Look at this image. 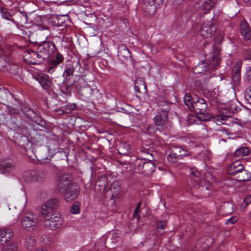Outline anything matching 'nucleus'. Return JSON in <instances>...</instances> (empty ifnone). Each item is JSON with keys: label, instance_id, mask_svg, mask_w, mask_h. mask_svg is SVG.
Listing matches in <instances>:
<instances>
[{"label": "nucleus", "instance_id": "obj_56", "mask_svg": "<svg viewBox=\"0 0 251 251\" xmlns=\"http://www.w3.org/2000/svg\"><path fill=\"white\" fill-rule=\"evenodd\" d=\"M28 32H29V34H27V33H26V31H25V35H26L27 36L29 37V36H30V32H29V31H28Z\"/></svg>", "mask_w": 251, "mask_h": 251}, {"label": "nucleus", "instance_id": "obj_26", "mask_svg": "<svg viewBox=\"0 0 251 251\" xmlns=\"http://www.w3.org/2000/svg\"><path fill=\"white\" fill-rule=\"evenodd\" d=\"M143 173L146 175H150L155 170V167L151 161H147L145 159V162L143 165Z\"/></svg>", "mask_w": 251, "mask_h": 251}, {"label": "nucleus", "instance_id": "obj_63", "mask_svg": "<svg viewBox=\"0 0 251 251\" xmlns=\"http://www.w3.org/2000/svg\"><path fill=\"white\" fill-rule=\"evenodd\" d=\"M250 23H251V19H250Z\"/></svg>", "mask_w": 251, "mask_h": 251}, {"label": "nucleus", "instance_id": "obj_50", "mask_svg": "<svg viewBox=\"0 0 251 251\" xmlns=\"http://www.w3.org/2000/svg\"><path fill=\"white\" fill-rule=\"evenodd\" d=\"M166 226V223L164 221H160L157 225L158 229H163Z\"/></svg>", "mask_w": 251, "mask_h": 251}, {"label": "nucleus", "instance_id": "obj_60", "mask_svg": "<svg viewBox=\"0 0 251 251\" xmlns=\"http://www.w3.org/2000/svg\"><path fill=\"white\" fill-rule=\"evenodd\" d=\"M55 38H59V39L60 38V37H59V36H55Z\"/></svg>", "mask_w": 251, "mask_h": 251}, {"label": "nucleus", "instance_id": "obj_54", "mask_svg": "<svg viewBox=\"0 0 251 251\" xmlns=\"http://www.w3.org/2000/svg\"><path fill=\"white\" fill-rule=\"evenodd\" d=\"M134 89H135L136 93H140V88L139 87V86L138 85H136V83L135 84V85H134Z\"/></svg>", "mask_w": 251, "mask_h": 251}, {"label": "nucleus", "instance_id": "obj_4", "mask_svg": "<svg viewBox=\"0 0 251 251\" xmlns=\"http://www.w3.org/2000/svg\"><path fill=\"white\" fill-rule=\"evenodd\" d=\"M55 46L53 42L44 41L40 43L37 47V50L40 55L43 57V60L51 56L55 51Z\"/></svg>", "mask_w": 251, "mask_h": 251}, {"label": "nucleus", "instance_id": "obj_17", "mask_svg": "<svg viewBox=\"0 0 251 251\" xmlns=\"http://www.w3.org/2000/svg\"><path fill=\"white\" fill-rule=\"evenodd\" d=\"M227 109H228L229 114L226 115L224 114H220L216 116V121L221 122L222 124H224V122L228 118L231 117L232 113L237 112L239 109L238 106H237L235 103L233 109V107L228 108Z\"/></svg>", "mask_w": 251, "mask_h": 251}, {"label": "nucleus", "instance_id": "obj_23", "mask_svg": "<svg viewBox=\"0 0 251 251\" xmlns=\"http://www.w3.org/2000/svg\"><path fill=\"white\" fill-rule=\"evenodd\" d=\"M210 66L205 61H202L199 63L193 68V72L196 74H200L204 73L210 69Z\"/></svg>", "mask_w": 251, "mask_h": 251}, {"label": "nucleus", "instance_id": "obj_9", "mask_svg": "<svg viewBox=\"0 0 251 251\" xmlns=\"http://www.w3.org/2000/svg\"><path fill=\"white\" fill-rule=\"evenodd\" d=\"M72 176L70 174L60 173L57 175V190H63L73 184Z\"/></svg>", "mask_w": 251, "mask_h": 251}, {"label": "nucleus", "instance_id": "obj_36", "mask_svg": "<svg viewBox=\"0 0 251 251\" xmlns=\"http://www.w3.org/2000/svg\"><path fill=\"white\" fill-rule=\"evenodd\" d=\"M249 152V149L246 147H243L237 149L234 152V155L236 157H240L248 155Z\"/></svg>", "mask_w": 251, "mask_h": 251}, {"label": "nucleus", "instance_id": "obj_8", "mask_svg": "<svg viewBox=\"0 0 251 251\" xmlns=\"http://www.w3.org/2000/svg\"><path fill=\"white\" fill-rule=\"evenodd\" d=\"M187 155L186 150L181 147L174 146L170 148V153L167 157V159L171 163H174Z\"/></svg>", "mask_w": 251, "mask_h": 251}, {"label": "nucleus", "instance_id": "obj_34", "mask_svg": "<svg viewBox=\"0 0 251 251\" xmlns=\"http://www.w3.org/2000/svg\"><path fill=\"white\" fill-rule=\"evenodd\" d=\"M41 213L42 215L44 217V220L47 219V217H49L52 213V209L49 208L46 205L44 204L41 207Z\"/></svg>", "mask_w": 251, "mask_h": 251}, {"label": "nucleus", "instance_id": "obj_24", "mask_svg": "<svg viewBox=\"0 0 251 251\" xmlns=\"http://www.w3.org/2000/svg\"><path fill=\"white\" fill-rule=\"evenodd\" d=\"M75 68L73 64H69L66 65L63 74V76L64 79V82L68 83L71 77L74 75Z\"/></svg>", "mask_w": 251, "mask_h": 251}, {"label": "nucleus", "instance_id": "obj_39", "mask_svg": "<svg viewBox=\"0 0 251 251\" xmlns=\"http://www.w3.org/2000/svg\"><path fill=\"white\" fill-rule=\"evenodd\" d=\"M190 174L193 175L192 179H194L196 182V184H193V186H194L196 188H199L200 185L199 184L200 173L197 171H194L191 170Z\"/></svg>", "mask_w": 251, "mask_h": 251}, {"label": "nucleus", "instance_id": "obj_21", "mask_svg": "<svg viewBox=\"0 0 251 251\" xmlns=\"http://www.w3.org/2000/svg\"><path fill=\"white\" fill-rule=\"evenodd\" d=\"M240 32L246 40H251V30L245 20H242L241 22Z\"/></svg>", "mask_w": 251, "mask_h": 251}, {"label": "nucleus", "instance_id": "obj_33", "mask_svg": "<svg viewBox=\"0 0 251 251\" xmlns=\"http://www.w3.org/2000/svg\"><path fill=\"white\" fill-rule=\"evenodd\" d=\"M221 210L224 214H230L233 212V204L230 202H225L222 206Z\"/></svg>", "mask_w": 251, "mask_h": 251}, {"label": "nucleus", "instance_id": "obj_1", "mask_svg": "<svg viewBox=\"0 0 251 251\" xmlns=\"http://www.w3.org/2000/svg\"><path fill=\"white\" fill-rule=\"evenodd\" d=\"M207 104L205 100L202 98H197L194 101L193 106L191 111L197 114L201 115L199 117L203 121H207L211 118V115L206 112Z\"/></svg>", "mask_w": 251, "mask_h": 251}, {"label": "nucleus", "instance_id": "obj_16", "mask_svg": "<svg viewBox=\"0 0 251 251\" xmlns=\"http://www.w3.org/2000/svg\"><path fill=\"white\" fill-rule=\"evenodd\" d=\"M13 235L12 230L8 227L0 229V244L7 243Z\"/></svg>", "mask_w": 251, "mask_h": 251}, {"label": "nucleus", "instance_id": "obj_59", "mask_svg": "<svg viewBox=\"0 0 251 251\" xmlns=\"http://www.w3.org/2000/svg\"><path fill=\"white\" fill-rule=\"evenodd\" d=\"M221 140L224 141V142H226V140L225 139H222Z\"/></svg>", "mask_w": 251, "mask_h": 251}, {"label": "nucleus", "instance_id": "obj_5", "mask_svg": "<svg viewBox=\"0 0 251 251\" xmlns=\"http://www.w3.org/2000/svg\"><path fill=\"white\" fill-rule=\"evenodd\" d=\"M63 224V220L59 213L52 214L50 217H47V219L44 220L45 227L52 230L59 229Z\"/></svg>", "mask_w": 251, "mask_h": 251}, {"label": "nucleus", "instance_id": "obj_38", "mask_svg": "<svg viewBox=\"0 0 251 251\" xmlns=\"http://www.w3.org/2000/svg\"><path fill=\"white\" fill-rule=\"evenodd\" d=\"M44 204L53 210L58 207L59 201L56 199H51L48 201Z\"/></svg>", "mask_w": 251, "mask_h": 251}, {"label": "nucleus", "instance_id": "obj_11", "mask_svg": "<svg viewBox=\"0 0 251 251\" xmlns=\"http://www.w3.org/2000/svg\"><path fill=\"white\" fill-rule=\"evenodd\" d=\"M36 79L40 84L42 88L47 92L51 90L52 83L48 75L44 74H39L36 75Z\"/></svg>", "mask_w": 251, "mask_h": 251}, {"label": "nucleus", "instance_id": "obj_46", "mask_svg": "<svg viewBox=\"0 0 251 251\" xmlns=\"http://www.w3.org/2000/svg\"><path fill=\"white\" fill-rule=\"evenodd\" d=\"M243 55L245 59L251 60V49L245 50L243 52Z\"/></svg>", "mask_w": 251, "mask_h": 251}, {"label": "nucleus", "instance_id": "obj_3", "mask_svg": "<svg viewBox=\"0 0 251 251\" xmlns=\"http://www.w3.org/2000/svg\"><path fill=\"white\" fill-rule=\"evenodd\" d=\"M38 223L37 216L31 212L25 213L21 220L22 227L27 231L33 230Z\"/></svg>", "mask_w": 251, "mask_h": 251}, {"label": "nucleus", "instance_id": "obj_41", "mask_svg": "<svg viewBox=\"0 0 251 251\" xmlns=\"http://www.w3.org/2000/svg\"><path fill=\"white\" fill-rule=\"evenodd\" d=\"M80 203L76 201H75L71 206L70 212L73 214H77L80 212Z\"/></svg>", "mask_w": 251, "mask_h": 251}, {"label": "nucleus", "instance_id": "obj_10", "mask_svg": "<svg viewBox=\"0 0 251 251\" xmlns=\"http://www.w3.org/2000/svg\"><path fill=\"white\" fill-rule=\"evenodd\" d=\"M216 29L213 25L212 21H209L204 23L199 30V34L203 38L212 36L215 32Z\"/></svg>", "mask_w": 251, "mask_h": 251}, {"label": "nucleus", "instance_id": "obj_37", "mask_svg": "<svg viewBox=\"0 0 251 251\" xmlns=\"http://www.w3.org/2000/svg\"><path fill=\"white\" fill-rule=\"evenodd\" d=\"M130 149L129 144L125 141L121 142L119 147V151L121 154H126Z\"/></svg>", "mask_w": 251, "mask_h": 251}, {"label": "nucleus", "instance_id": "obj_27", "mask_svg": "<svg viewBox=\"0 0 251 251\" xmlns=\"http://www.w3.org/2000/svg\"><path fill=\"white\" fill-rule=\"evenodd\" d=\"M145 162V159L144 158H138L133 163V169L136 173L141 174L143 173V165Z\"/></svg>", "mask_w": 251, "mask_h": 251}, {"label": "nucleus", "instance_id": "obj_55", "mask_svg": "<svg viewBox=\"0 0 251 251\" xmlns=\"http://www.w3.org/2000/svg\"><path fill=\"white\" fill-rule=\"evenodd\" d=\"M245 3L251 4V0H243Z\"/></svg>", "mask_w": 251, "mask_h": 251}, {"label": "nucleus", "instance_id": "obj_30", "mask_svg": "<svg viewBox=\"0 0 251 251\" xmlns=\"http://www.w3.org/2000/svg\"><path fill=\"white\" fill-rule=\"evenodd\" d=\"M215 2L213 0H204L201 5V9L204 10V13L209 12L214 6Z\"/></svg>", "mask_w": 251, "mask_h": 251}, {"label": "nucleus", "instance_id": "obj_2", "mask_svg": "<svg viewBox=\"0 0 251 251\" xmlns=\"http://www.w3.org/2000/svg\"><path fill=\"white\" fill-rule=\"evenodd\" d=\"M155 125L163 130H169L171 124L168 120V111L166 109H160L153 118Z\"/></svg>", "mask_w": 251, "mask_h": 251}, {"label": "nucleus", "instance_id": "obj_6", "mask_svg": "<svg viewBox=\"0 0 251 251\" xmlns=\"http://www.w3.org/2000/svg\"><path fill=\"white\" fill-rule=\"evenodd\" d=\"M23 57L25 62L33 65L41 64L44 61L43 57L37 51L36 52L32 50L25 51Z\"/></svg>", "mask_w": 251, "mask_h": 251}, {"label": "nucleus", "instance_id": "obj_43", "mask_svg": "<svg viewBox=\"0 0 251 251\" xmlns=\"http://www.w3.org/2000/svg\"><path fill=\"white\" fill-rule=\"evenodd\" d=\"M245 96L248 102L251 104V86L248 87L245 93Z\"/></svg>", "mask_w": 251, "mask_h": 251}, {"label": "nucleus", "instance_id": "obj_52", "mask_svg": "<svg viewBox=\"0 0 251 251\" xmlns=\"http://www.w3.org/2000/svg\"><path fill=\"white\" fill-rule=\"evenodd\" d=\"M28 113H27L26 114L27 117H29L30 118L33 117V116H32L33 115H35V113L34 112V111L31 110H28Z\"/></svg>", "mask_w": 251, "mask_h": 251}, {"label": "nucleus", "instance_id": "obj_29", "mask_svg": "<svg viewBox=\"0 0 251 251\" xmlns=\"http://www.w3.org/2000/svg\"><path fill=\"white\" fill-rule=\"evenodd\" d=\"M236 178L237 180L240 181H246L249 180L251 178V174L248 171L246 170L244 168L243 170L240 171L237 175Z\"/></svg>", "mask_w": 251, "mask_h": 251}, {"label": "nucleus", "instance_id": "obj_49", "mask_svg": "<svg viewBox=\"0 0 251 251\" xmlns=\"http://www.w3.org/2000/svg\"><path fill=\"white\" fill-rule=\"evenodd\" d=\"M251 202V195L247 196L244 200L243 203H245L246 205H248Z\"/></svg>", "mask_w": 251, "mask_h": 251}, {"label": "nucleus", "instance_id": "obj_18", "mask_svg": "<svg viewBox=\"0 0 251 251\" xmlns=\"http://www.w3.org/2000/svg\"><path fill=\"white\" fill-rule=\"evenodd\" d=\"M244 166L239 161L232 163L227 169L228 173L233 176H237L240 171L243 170Z\"/></svg>", "mask_w": 251, "mask_h": 251}, {"label": "nucleus", "instance_id": "obj_7", "mask_svg": "<svg viewBox=\"0 0 251 251\" xmlns=\"http://www.w3.org/2000/svg\"><path fill=\"white\" fill-rule=\"evenodd\" d=\"M63 195L64 200L67 202L74 201L79 194V190L74 184L59 191Z\"/></svg>", "mask_w": 251, "mask_h": 251}, {"label": "nucleus", "instance_id": "obj_44", "mask_svg": "<svg viewBox=\"0 0 251 251\" xmlns=\"http://www.w3.org/2000/svg\"><path fill=\"white\" fill-rule=\"evenodd\" d=\"M0 13H1V16L3 18L6 19L7 20H10V21L12 20L11 19V15L10 13H9V12H7L5 10H3V9H2L0 11Z\"/></svg>", "mask_w": 251, "mask_h": 251}, {"label": "nucleus", "instance_id": "obj_31", "mask_svg": "<svg viewBox=\"0 0 251 251\" xmlns=\"http://www.w3.org/2000/svg\"><path fill=\"white\" fill-rule=\"evenodd\" d=\"M110 191L113 197H117L121 191L119 182L117 181H114L110 187Z\"/></svg>", "mask_w": 251, "mask_h": 251}, {"label": "nucleus", "instance_id": "obj_35", "mask_svg": "<svg viewBox=\"0 0 251 251\" xmlns=\"http://www.w3.org/2000/svg\"><path fill=\"white\" fill-rule=\"evenodd\" d=\"M183 100L185 104L187 106L190 110H191L193 106L194 101L195 100H192L191 96L189 93H186L185 95L183 98Z\"/></svg>", "mask_w": 251, "mask_h": 251}, {"label": "nucleus", "instance_id": "obj_48", "mask_svg": "<svg viewBox=\"0 0 251 251\" xmlns=\"http://www.w3.org/2000/svg\"><path fill=\"white\" fill-rule=\"evenodd\" d=\"M237 221V219L235 217H231L229 219H227L226 222V224H233Z\"/></svg>", "mask_w": 251, "mask_h": 251}, {"label": "nucleus", "instance_id": "obj_14", "mask_svg": "<svg viewBox=\"0 0 251 251\" xmlns=\"http://www.w3.org/2000/svg\"><path fill=\"white\" fill-rule=\"evenodd\" d=\"M242 61L238 60L234 65L232 69V78L235 85H239L241 81V69Z\"/></svg>", "mask_w": 251, "mask_h": 251}, {"label": "nucleus", "instance_id": "obj_47", "mask_svg": "<svg viewBox=\"0 0 251 251\" xmlns=\"http://www.w3.org/2000/svg\"><path fill=\"white\" fill-rule=\"evenodd\" d=\"M214 67H212V69L213 70L215 69V67L219 65L220 64V58L217 55L214 56L212 57V63Z\"/></svg>", "mask_w": 251, "mask_h": 251}, {"label": "nucleus", "instance_id": "obj_51", "mask_svg": "<svg viewBox=\"0 0 251 251\" xmlns=\"http://www.w3.org/2000/svg\"><path fill=\"white\" fill-rule=\"evenodd\" d=\"M234 104H235V102L234 101H230V103H229V105L226 106V107L225 108V110L227 111V112L225 111V113H226V114H229L228 112V109L227 108H230V107L233 108L234 106Z\"/></svg>", "mask_w": 251, "mask_h": 251}, {"label": "nucleus", "instance_id": "obj_42", "mask_svg": "<svg viewBox=\"0 0 251 251\" xmlns=\"http://www.w3.org/2000/svg\"><path fill=\"white\" fill-rule=\"evenodd\" d=\"M244 78L246 81L251 82V66L246 69Z\"/></svg>", "mask_w": 251, "mask_h": 251}, {"label": "nucleus", "instance_id": "obj_62", "mask_svg": "<svg viewBox=\"0 0 251 251\" xmlns=\"http://www.w3.org/2000/svg\"><path fill=\"white\" fill-rule=\"evenodd\" d=\"M23 35H25V34H24V32H23Z\"/></svg>", "mask_w": 251, "mask_h": 251}, {"label": "nucleus", "instance_id": "obj_25", "mask_svg": "<svg viewBox=\"0 0 251 251\" xmlns=\"http://www.w3.org/2000/svg\"><path fill=\"white\" fill-rule=\"evenodd\" d=\"M42 131L37 130L35 129H31L29 132V136L34 143L40 142L44 141V136L41 134Z\"/></svg>", "mask_w": 251, "mask_h": 251}, {"label": "nucleus", "instance_id": "obj_22", "mask_svg": "<svg viewBox=\"0 0 251 251\" xmlns=\"http://www.w3.org/2000/svg\"><path fill=\"white\" fill-rule=\"evenodd\" d=\"M24 245L26 250L29 251H33L36 245V241L34 236L28 235L25 237Z\"/></svg>", "mask_w": 251, "mask_h": 251}, {"label": "nucleus", "instance_id": "obj_61", "mask_svg": "<svg viewBox=\"0 0 251 251\" xmlns=\"http://www.w3.org/2000/svg\"><path fill=\"white\" fill-rule=\"evenodd\" d=\"M151 128L149 127L148 129L149 130H150Z\"/></svg>", "mask_w": 251, "mask_h": 251}, {"label": "nucleus", "instance_id": "obj_12", "mask_svg": "<svg viewBox=\"0 0 251 251\" xmlns=\"http://www.w3.org/2000/svg\"><path fill=\"white\" fill-rule=\"evenodd\" d=\"M64 60L63 56L57 51L54 56L49 60L48 72L50 74L53 73L56 67Z\"/></svg>", "mask_w": 251, "mask_h": 251}, {"label": "nucleus", "instance_id": "obj_32", "mask_svg": "<svg viewBox=\"0 0 251 251\" xmlns=\"http://www.w3.org/2000/svg\"><path fill=\"white\" fill-rule=\"evenodd\" d=\"M6 244L3 246L1 251H17L18 246L16 242L12 241L8 242Z\"/></svg>", "mask_w": 251, "mask_h": 251}, {"label": "nucleus", "instance_id": "obj_19", "mask_svg": "<svg viewBox=\"0 0 251 251\" xmlns=\"http://www.w3.org/2000/svg\"><path fill=\"white\" fill-rule=\"evenodd\" d=\"M107 184V177L105 175L100 176L95 183V189L96 191L102 192L104 191Z\"/></svg>", "mask_w": 251, "mask_h": 251}, {"label": "nucleus", "instance_id": "obj_58", "mask_svg": "<svg viewBox=\"0 0 251 251\" xmlns=\"http://www.w3.org/2000/svg\"><path fill=\"white\" fill-rule=\"evenodd\" d=\"M249 216L250 218H251V211L249 213Z\"/></svg>", "mask_w": 251, "mask_h": 251}, {"label": "nucleus", "instance_id": "obj_53", "mask_svg": "<svg viewBox=\"0 0 251 251\" xmlns=\"http://www.w3.org/2000/svg\"><path fill=\"white\" fill-rule=\"evenodd\" d=\"M56 112H59V114H62L65 112V111L62 108H58L54 110Z\"/></svg>", "mask_w": 251, "mask_h": 251}, {"label": "nucleus", "instance_id": "obj_20", "mask_svg": "<svg viewBox=\"0 0 251 251\" xmlns=\"http://www.w3.org/2000/svg\"><path fill=\"white\" fill-rule=\"evenodd\" d=\"M14 169V166L10 160H0V172L1 174H8L13 171Z\"/></svg>", "mask_w": 251, "mask_h": 251}, {"label": "nucleus", "instance_id": "obj_28", "mask_svg": "<svg viewBox=\"0 0 251 251\" xmlns=\"http://www.w3.org/2000/svg\"><path fill=\"white\" fill-rule=\"evenodd\" d=\"M27 16L25 12H21L17 14L16 17V22L21 26L24 27L27 23Z\"/></svg>", "mask_w": 251, "mask_h": 251}, {"label": "nucleus", "instance_id": "obj_57", "mask_svg": "<svg viewBox=\"0 0 251 251\" xmlns=\"http://www.w3.org/2000/svg\"><path fill=\"white\" fill-rule=\"evenodd\" d=\"M142 85L144 86V88L146 89V86L145 85V83H143Z\"/></svg>", "mask_w": 251, "mask_h": 251}, {"label": "nucleus", "instance_id": "obj_45", "mask_svg": "<svg viewBox=\"0 0 251 251\" xmlns=\"http://www.w3.org/2000/svg\"><path fill=\"white\" fill-rule=\"evenodd\" d=\"M141 206V202H139L137 203V205L134 210V213H133V217H137L139 218L140 217L139 215V211L140 209Z\"/></svg>", "mask_w": 251, "mask_h": 251}, {"label": "nucleus", "instance_id": "obj_13", "mask_svg": "<svg viewBox=\"0 0 251 251\" xmlns=\"http://www.w3.org/2000/svg\"><path fill=\"white\" fill-rule=\"evenodd\" d=\"M47 173L44 170H33L30 172L26 176L29 177L32 181L42 182L46 177Z\"/></svg>", "mask_w": 251, "mask_h": 251}, {"label": "nucleus", "instance_id": "obj_15", "mask_svg": "<svg viewBox=\"0 0 251 251\" xmlns=\"http://www.w3.org/2000/svg\"><path fill=\"white\" fill-rule=\"evenodd\" d=\"M118 56L121 63L125 64L130 57V54L126 47L122 44L119 47Z\"/></svg>", "mask_w": 251, "mask_h": 251}, {"label": "nucleus", "instance_id": "obj_40", "mask_svg": "<svg viewBox=\"0 0 251 251\" xmlns=\"http://www.w3.org/2000/svg\"><path fill=\"white\" fill-rule=\"evenodd\" d=\"M47 154H48V152L46 151L45 154L42 153L39 154V156L37 159L42 164L49 163L50 161L51 156H47Z\"/></svg>", "mask_w": 251, "mask_h": 251}]
</instances>
